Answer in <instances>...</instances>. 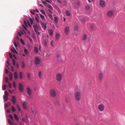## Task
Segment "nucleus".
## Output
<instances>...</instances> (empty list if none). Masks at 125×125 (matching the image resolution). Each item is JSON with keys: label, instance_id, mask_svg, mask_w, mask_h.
Here are the masks:
<instances>
[{"label": "nucleus", "instance_id": "obj_1", "mask_svg": "<svg viewBox=\"0 0 125 125\" xmlns=\"http://www.w3.org/2000/svg\"><path fill=\"white\" fill-rule=\"evenodd\" d=\"M74 96L76 101H79L81 98V93L78 91L77 92L74 94Z\"/></svg>", "mask_w": 125, "mask_h": 125}, {"label": "nucleus", "instance_id": "obj_2", "mask_svg": "<svg viewBox=\"0 0 125 125\" xmlns=\"http://www.w3.org/2000/svg\"><path fill=\"white\" fill-rule=\"evenodd\" d=\"M49 93L50 95L52 97H55L57 95L56 90L54 89H51Z\"/></svg>", "mask_w": 125, "mask_h": 125}, {"label": "nucleus", "instance_id": "obj_3", "mask_svg": "<svg viewBox=\"0 0 125 125\" xmlns=\"http://www.w3.org/2000/svg\"><path fill=\"white\" fill-rule=\"evenodd\" d=\"M57 80L59 82H61L62 79V75L61 73H58L56 75Z\"/></svg>", "mask_w": 125, "mask_h": 125}, {"label": "nucleus", "instance_id": "obj_4", "mask_svg": "<svg viewBox=\"0 0 125 125\" xmlns=\"http://www.w3.org/2000/svg\"><path fill=\"white\" fill-rule=\"evenodd\" d=\"M41 62L40 58L38 57H35L34 59V62L36 65H39Z\"/></svg>", "mask_w": 125, "mask_h": 125}, {"label": "nucleus", "instance_id": "obj_5", "mask_svg": "<svg viewBox=\"0 0 125 125\" xmlns=\"http://www.w3.org/2000/svg\"><path fill=\"white\" fill-rule=\"evenodd\" d=\"M105 106L103 104H100L98 106V108L100 111L102 112L104 109Z\"/></svg>", "mask_w": 125, "mask_h": 125}, {"label": "nucleus", "instance_id": "obj_6", "mask_svg": "<svg viewBox=\"0 0 125 125\" xmlns=\"http://www.w3.org/2000/svg\"><path fill=\"white\" fill-rule=\"evenodd\" d=\"M114 14V12L112 10H109L107 13V15L109 17H112Z\"/></svg>", "mask_w": 125, "mask_h": 125}, {"label": "nucleus", "instance_id": "obj_7", "mask_svg": "<svg viewBox=\"0 0 125 125\" xmlns=\"http://www.w3.org/2000/svg\"><path fill=\"white\" fill-rule=\"evenodd\" d=\"M99 2L100 6L101 7H104L105 6V3L104 0H99Z\"/></svg>", "mask_w": 125, "mask_h": 125}, {"label": "nucleus", "instance_id": "obj_8", "mask_svg": "<svg viewBox=\"0 0 125 125\" xmlns=\"http://www.w3.org/2000/svg\"><path fill=\"white\" fill-rule=\"evenodd\" d=\"M40 23L42 26V28L44 30H45L47 28L46 25L47 23H44L41 21L40 22Z\"/></svg>", "mask_w": 125, "mask_h": 125}, {"label": "nucleus", "instance_id": "obj_9", "mask_svg": "<svg viewBox=\"0 0 125 125\" xmlns=\"http://www.w3.org/2000/svg\"><path fill=\"white\" fill-rule=\"evenodd\" d=\"M26 91L27 94L29 96V97H30L32 94V91L30 88L29 87H27L26 89Z\"/></svg>", "mask_w": 125, "mask_h": 125}, {"label": "nucleus", "instance_id": "obj_10", "mask_svg": "<svg viewBox=\"0 0 125 125\" xmlns=\"http://www.w3.org/2000/svg\"><path fill=\"white\" fill-rule=\"evenodd\" d=\"M40 26H38L36 24H33V27L35 31L37 30H39L40 28H39Z\"/></svg>", "mask_w": 125, "mask_h": 125}, {"label": "nucleus", "instance_id": "obj_11", "mask_svg": "<svg viewBox=\"0 0 125 125\" xmlns=\"http://www.w3.org/2000/svg\"><path fill=\"white\" fill-rule=\"evenodd\" d=\"M70 31L69 28L68 26L66 27L64 29V32L66 34H68Z\"/></svg>", "mask_w": 125, "mask_h": 125}, {"label": "nucleus", "instance_id": "obj_12", "mask_svg": "<svg viewBox=\"0 0 125 125\" xmlns=\"http://www.w3.org/2000/svg\"><path fill=\"white\" fill-rule=\"evenodd\" d=\"M103 77V75L102 73H100L99 74V78L100 81H101L102 80Z\"/></svg>", "mask_w": 125, "mask_h": 125}, {"label": "nucleus", "instance_id": "obj_13", "mask_svg": "<svg viewBox=\"0 0 125 125\" xmlns=\"http://www.w3.org/2000/svg\"><path fill=\"white\" fill-rule=\"evenodd\" d=\"M19 89L21 91L23 90V89L22 85L21 83H19Z\"/></svg>", "mask_w": 125, "mask_h": 125}, {"label": "nucleus", "instance_id": "obj_14", "mask_svg": "<svg viewBox=\"0 0 125 125\" xmlns=\"http://www.w3.org/2000/svg\"><path fill=\"white\" fill-rule=\"evenodd\" d=\"M16 98L14 96H12V101L13 103L14 104L16 103Z\"/></svg>", "mask_w": 125, "mask_h": 125}, {"label": "nucleus", "instance_id": "obj_15", "mask_svg": "<svg viewBox=\"0 0 125 125\" xmlns=\"http://www.w3.org/2000/svg\"><path fill=\"white\" fill-rule=\"evenodd\" d=\"M56 57L58 60H60L61 59L60 56V54L58 53H56Z\"/></svg>", "mask_w": 125, "mask_h": 125}, {"label": "nucleus", "instance_id": "obj_16", "mask_svg": "<svg viewBox=\"0 0 125 125\" xmlns=\"http://www.w3.org/2000/svg\"><path fill=\"white\" fill-rule=\"evenodd\" d=\"M48 32L49 33V34L50 36H52L53 35V31L52 29H49L48 30Z\"/></svg>", "mask_w": 125, "mask_h": 125}, {"label": "nucleus", "instance_id": "obj_17", "mask_svg": "<svg viewBox=\"0 0 125 125\" xmlns=\"http://www.w3.org/2000/svg\"><path fill=\"white\" fill-rule=\"evenodd\" d=\"M34 52L35 53H38V48L36 47H35L34 48Z\"/></svg>", "mask_w": 125, "mask_h": 125}, {"label": "nucleus", "instance_id": "obj_18", "mask_svg": "<svg viewBox=\"0 0 125 125\" xmlns=\"http://www.w3.org/2000/svg\"><path fill=\"white\" fill-rule=\"evenodd\" d=\"M87 35L86 34H84L83 36L82 40L84 41L86 40L87 39Z\"/></svg>", "mask_w": 125, "mask_h": 125}, {"label": "nucleus", "instance_id": "obj_19", "mask_svg": "<svg viewBox=\"0 0 125 125\" xmlns=\"http://www.w3.org/2000/svg\"><path fill=\"white\" fill-rule=\"evenodd\" d=\"M22 106L25 109H26V103L25 102H24L22 103Z\"/></svg>", "mask_w": 125, "mask_h": 125}, {"label": "nucleus", "instance_id": "obj_20", "mask_svg": "<svg viewBox=\"0 0 125 125\" xmlns=\"http://www.w3.org/2000/svg\"><path fill=\"white\" fill-rule=\"evenodd\" d=\"M14 76L15 79H17L18 78V75L16 72H15L14 74Z\"/></svg>", "mask_w": 125, "mask_h": 125}, {"label": "nucleus", "instance_id": "obj_21", "mask_svg": "<svg viewBox=\"0 0 125 125\" xmlns=\"http://www.w3.org/2000/svg\"><path fill=\"white\" fill-rule=\"evenodd\" d=\"M60 37V34L58 33H57L55 36L56 39L57 40H58L59 38Z\"/></svg>", "mask_w": 125, "mask_h": 125}, {"label": "nucleus", "instance_id": "obj_22", "mask_svg": "<svg viewBox=\"0 0 125 125\" xmlns=\"http://www.w3.org/2000/svg\"><path fill=\"white\" fill-rule=\"evenodd\" d=\"M22 74H23V73H22V72H20V73L19 74V78H20V79H21L22 78H23Z\"/></svg>", "mask_w": 125, "mask_h": 125}, {"label": "nucleus", "instance_id": "obj_23", "mask_svg": "<svg viewBox=\"0 0 125 125\" xmlns=\"http://www.w3.org/2000/svg\"><path fill=\"white\" fill-rule=\"evenodd\" d=\"M14 117L15 119L17 121H18L19 120V118L17 115L15 114H14Z\"/></svg>", "mask_w": 125, "mask_h": 125}, {"label": "nucleus", "instance_id": "obj_24", "mask_svg": "<svg viewBox=\"0 0 125 125\" xmlns=\"http://www.w3.org/2000/svg\"><path fill=\"white\" fill-rule=\"evenodd\" d=\"M31 74L29 73H27V76L29 80H30L31 79Z\"/></svg>", "mask_w": 125, "mask_h": 125}, {"label": "nucleus", "instance_id": "obj_25", "mask_svg": "<svg viewBox=\"0 0 125 125\" xmlns=\"http://www.w3.org/2000/svg\"><path fill=\"white\" fill-rule=\"evenodd\" d=\"M38 76L40 78H42V73L41 71H39L38 73Z\"/></svg>", "mask_w": 125, "mask_h": 125}, {"label": "nucleus", "instance_id": "obj_26", "mask_svg": "<svg viewBox=\"0 0 125 125\" xmlns=\"http://www.w3.org/2000/svg\"><path fill=\"white\" fill-rule=\"evenodd\" d=\"M43 44L45 46H46L47 45L48 42L46 40H45L43 41Z\"/></svg>", "mask_w": 125, "mask_h": 125}, {"label": "nucleus", "instance_id": "obj_27", "mask_svg": "<svg viewBox=\"0 0 125 125\" xmlns=\"http://www.w3.org/2000/svg\"><path fill=\"white\" fill-rule=\"evenodd\" d=\"M3 99L5 101H7L8 99V96L4 95L3 96Z\"/></svg>", "mask_w": 125, "mask_h": 125}, {"label": "nucleus", "instance_id": "obj_28", "mask_svg": "<svg viewBox=\"0 0 125 125\" xmlns=\"http://www.w3.org/2000/svg\"><path fill=\"white\" fill-rule=\"evenodd\" d=\"M40 17L41 18L42 20L43 21H44L45 20V19L44 18V17L43 15L42 14H41L40 15Z\"/></svg>", "mask_w": 125, "mask_h": 125}, {"label": "nucleus", "instance_id": "obj_29", "mask_svg": "<svg viewBox=\"0 0 125 125\" xmlns=\"http://www.w3.org/2000/svg\"><path fill=\"white\" fill-rule=\"evenodd\" d=\"M11 109L12 111L13 112H14L16 111V110L15 108H14V106L13 105L11 106Z\"/></svg>", "mask_w": 125, "mask_h": 125}, {"label": "nucleus", "instance_id": "obj_30", "mask_svg": "<svg viewBox=\"0 0 125 125\" xmlns=\"http://www.w3.org/2000/svg\"><path fill=\"white\" fill-rule=\"evenodd\" d=\"M9 77L10 80H11L12 78V74L11 73H10L9 75Z\"/></svg>", "mask_w": 125, "mask_h": 125}, {"label": "nucleus", "instance_id": "obj_31", "mask_svg": "<svg viewBox=\"0 0 125 125\" xmlns=\"http://www.w3.org/2000/svg\"><path fill=\"white\" fill-rule=\"evenodd\" d=\"M66 15L68 16H69L70 15V14L69 11H65Z\"/></svg>", "mask_w": 125, "mask_h": 125}, {"label": "nucleus", "instance_id": "obj_32", "mask_svg": "<svg viewBox=\"0 0 125 125\" xmlns=\"http://www.w3.org/2000/svg\"><path fill=\"white\" fill-rule=\"evenodd\" d=\"M54 21L55 22L57 23L58 22V18L57 17H55L54 18Z\"/></svg>", "mask_w": 125, "mask_h": 125}, {"label": "nucleus", "instance_id": "obj_33", "mask_svg": "<svg viewBox=\"0 0 125 125\" xmlns=\"http://www.w3.org/2000/svg\"><path fill=\"white\" fill-rule=\"evenodd\" d=\"M24 52L25 53L27 54L28 53V51L27 49H24Z\"/></svg>", "mask_w": 125, "mask_h": 125}, {"label": "nucleus", "instance_id": "obj_34", "mask_svg": "<svg viewBox=\"0 0 125 125\" xmlns=\"http://www.w3.org/2000/svg\"><path fill=\"white\" fill-rule=\"evenodd\" d=\"M78 26L77 25H76L74 26V30L75 31H78Z\"/></svg>", "mask_w": 125, "mask_h": 125}, {"label": "nucleus", "instance_id": "obj_35", "mask_svg": "<svg viewBox=\"0 0 125 125\" xmlns=\"http://www.w3.org/2000/svg\"><path fill=\"white\" fill-rule=\"evenodd\" d=\"M11 51L14 53H16L17 52L16 51L15 49L14 48H13V49H11Z\"/></svg>", "mask_w": 125, "mask_h": 125}, {"label": "nucleus", "instance_id": "obj_36", "mask_svg": "<svg viewBox=\"0 0 125 125\" xmlns=\"http://www.w3.org/2000/svg\"><path fill=\"white\" fill-rule=\"evenodd\" d=\"M16 105L17 108L18 109V111H20L21 110V109L19 105L18 104H17Z\"/></svg>", "mask_w": 125, "mask_h": 125}, {"label": "nucleus", "instance_id": "obj_37", "mask_svg": "<svg viewBox=\"0 0 125 125\" xmlns=\"http://www.w3.org/2000/svg\"><path fill=\"white\" fill-rule=\"evenodd\" d=\"M28 38L31 42V43L32 42V41L30 37L28 36Z\"/></svg>", "mask_w": 125, "mask_h": 125}, {"label": "nucleus", "instance_id": "obj_38", "mask_svg": "<svg viewBox=\"0 0 125 125\" xmlns=\"http://www.w3.org/2000/svg\"><path fill=\"white\" fill-rule=\"evenodd\" d=\"M38 31V30H37L36 31H35V32L36 33V34L38 36L39 35H40V32L39 31Z\"/></svg>", "mask_w": 125, "mask_h": 125}, {"label": "nucleus", "instance_id": "obj_39", "mask_svg": "<svg viewBox=\"0 0 125 125\" xmlns=\"http://www.w3.org/2000/svg\"><path fill=\"white\" fill-rule=\"evenodd\" d=\"M85 9L87 10H88L90 9V6L89 5H87L85 7Z\"/></svg>", "mask_w": 125, "mask_h": 125}, {"label": "nucleus", "instance_id": "obj_40", "mask_svg": "<svg viewBox=\"0 0 125 125\" xmlns=\"http://www.w3.org/2000/svg\"><path fill=\"white\" fill-rule=\"evenodd\" d=\"M25 66L24 63L23 62H22L21 63V66L22 68H24Z\"/></svg>", "mask_w": 125, "mask_h": 125}, {"label": "nucleus", "instance_id": "obj_41", "mask_svg": "<svg viewBox=\"0 0 125 125\" xmlns=\"http://www.w3.org/2000/svg\"><path fill=\"white\" fill-rule=\"evenodd\" d=\"M7 86V85H5L2 86L3 89V90H5L6 88V87Z\"/></svg>", "mask_w": 125, "mask_h": 125}, {"label": "nucleus", "instance_id": "obj_42", "mask_svg": "<svg viewBox=\"0 0 125 125\" xmlns=\"http://www.w3.org/2000/svg\"><path fill=\"white\" fill-rule=\"evenodd\" d=\"M5 81L6 82L8 83V79L7 77H6L5 78Z\"/></svg>", "mask_w": 125, "mask_h": 125}, {"label": "nucleus", "instance_id": "obj_43", "mask_svg": "<svg viewBox=\"0 0 125 125\" xmlns=\"http://www.w3.org/2000/svg\"><path fill=\"white\" fill-rule=\"evenodd\" d=\"M4 93H5V95L8 96V95H9V94H8V92L7 91H5Z\"/></svg>", "mask_w": 125, "mask_h": 125}, {"label": "nucleus", "instance_id": "obj_44", "mask_svg": "<svg viewBox=\"0 0 125 125\" xmlns=\"http://www.w3.org/2000/svg\"><path fill=\"white\" fill-rule=\"evenodd\" d=\"M9 117L10 118L11 120H13V117L12 116V115L11 114H9Z\"/></svg>", "mask_w": 125, "mask_h": 125}, {"label": "nucleus", "instance_id": "obj_45", "mask_svg": "<svg viewBox=\"0 0 125 125\" xmlns=\"http://www.w3.org/2000/svg\"><path fill=\"white\" fill-rule=\"evenodd\" d=\"M40 11L44 15L45 14V12L43 10H40Z\"/></svg>", "mask_w": 125, "mask_h": 125}, {"label": "nucleus", "instance_id": "obj_46", "mask_svg": "<svg viewBox=\"0 0 125 125\" xmlns=\"http://www.w3.org/2000/svg\"><path fill=\"white\" fill-rule=\"evenodd\" d=\"M29 20L31 23V24H32L33 23V21H32V20L31 18H30L29 19Z\"/></svg>", "mask_w": 125, "mask_h": 125}, {"label": "nucleus", "instance_id": "obj_47", "mask_svg": "<svg viewBox=\"0 0 125 125\" xmlns=\"http://www.w3.org/2000/svg\"><path fill=\"white\" fill-rule=\"evenodd\" d=\"M20 42H21V43L23 44V45L24 44V42L23 40H22V39H20Z\"/></svg>", "mask_w": 125, "mask_h": 125}, {"label": "nucleus", "instance_id": "obj_48", "mask_svg": "<svg viewBox=\"0 0 125 125\" xmlns=\"http://www.w3.org/2000/svg\"><path fill=\"white\" fill-rule=\"evenodd\" d=\"M35 10H33L32 11H31V13L33 15H34L35 13L34 12L35 11Z\"/></svg>", "mask_w": 125, "mask_h": 125}, {"label": "nucleus", "instance_id": "obj_49", "mask_svg": "<svg viewBox=\"0 0 125 125\" xmlns=\"http://www.w3.org/2000/svg\"><path fill=\"white\" fill-rule=\"evenodd\" d=\"M49 17L52 20L53 19V17L52 15L51 14H50L49 15Z\"/></svg>", "mask_w": 125, "mask_h": 125}, {"label": "nucleus", "instance_id": "obj_50", "mask_svg": "<svg viewBox=\"0 0 125 125\" xmlns=\"http://www.w3.org/2000/svg\"><path fill=\"white\" fill-rule=\"evenodd\" d=\"M35 19L36 21L37 22V23H39V19L35 17Z\"/></svg>", "mask_w": 125, "mask_h": 125}, {"label": "nucleus", "instance_id": "obj_51", "mask_svg": "<svg viewBox=\"0 0 125 125\" xmlns=\"http://www.w3.org/2000/svg\"><path fill=\"white\" fill-rule=\"evenodd\" d=\"M9 122L10 124L11 125H12L13 124V123L11 122V121L10 120V119H8Z\"/></svg>", "mask_w": 125, "mask_h": 125}, {"label": "nucleus", "instance_id": "obj_52", "mask_svg": "<svg viewBox=\"0 0 125 125\" xmlns=\"http://www.w3.org/2000/svg\"><path fill=\"white\" fill-rule=\"evenodd\" d=\"M32 36L33 38L34 39H36V36L35 34H33L32 35Z\"/></svg>", "mask_w": 125, "mask_h": 125}, {"label": "nucleus", "instance_id": "obj_53", "mask_svg": "<svg viewBox=\"0 0 125 125\" xmlns=\"http://www.w3.org/2000/svg\"><path fill=\"white\" fill-rule=\"evenodd\" d=\"M12 63H13V65H15V60L13 59H12Z\"/></svg>", "mask_w": 125, "mask_h": 125}, {"label": "nucleus", "instance_id": "obj_54", "mask_svg": "<svg viewBox=\"0 0 125 125\" xmlns=\"http://www.w3.org/2000/svg\"><path fill=\"white\" fill-rule=\"evenodd\" d=\"M27 22L28 25L30 27H31L30 24L28 20H27Z\"/></svg>", "mask_w": 125, "mask_h": 125}, {"label": "nucleus", "instance_id": "obj_55", "mask_svg": "<svg viewBox=\"0 0 125 125\" xmlns=\"http://www.w3.org/2000/svg\"><path fill=\"white\" fill-rule=\"evenodd\" d=\"M90 28L91 29H94V26L93 25H91L90 26Z\"/></svg>", "mask_w": 125, "mask_h": 125}, {"label": "nucleus", "instance_id": "obj_56", "mask_svg": "<svg viewBox=\"0 0 125 125\" xmlns=\"http://www.w3.org/2000/svg\"><path fill=\"white\" fill-rule=\"evenodd\" d=\"M13 85L15 88L16 87V83L14 82H13Z\"/></svg>", "mask_w": 125, "mask_h": 125}, {"label": "nucleus", "instance_id": "obj_57", "mask_svg": "<svg viewBox=\"0 0 125 125\" xmlns=\"http://www.w3.org/2000/svg\"><path fill=\"white\" fill-rule=\"evenodd\" d=\"M9 57L11 58H12V56L10 53Z\"/></svg>", "mask_w": 125, "mask_h": 125}, {"label": "nucleus", "instance_id": "obj_58", "mask_svg": "<svg viewBox=\"0 0 125 125\" xmlns=\"http://www.w3.org/2000/svg\"><path fill=\"white\" fill-rule=\"evenodd\" d=\"M9 91L12 94H13V92H14L13 91H11L10 90H9Z\"/></svg>", "mask_w": 125, "mask_h": 125}, {"label": "nucleus", "instance_id": "obj_59", "mask_svg": "<svg viewBox=\"0 0 125 125\" xmlns=\"http://www.w3.org/2000/svg\"><path fill=\"white\" fill-rule=\"evenodd\" d=\"M53 41H52L51 43V45H52V46H53Z\"/></svg>", "mask_w": 125, "mask_h": 125}, {"label": "nucleus", "instance_id": "obj_60", "mask_svg": "<svg viewBox=\"0 0 125 125\" xmlns=\"http://www.w3.org/2000/svg\"><path fill=\"white\" fill-rule=\"evenodd\" d=\"M8 86L10 88H11V85L10 83H9Z\"/></svg>", "mask_w": 125, "mask_h": 125}, {"label": "nucleus", "instance_id": "obj_61", "mask_svg": "<svg viewBox=\"0 0 125 125\" xmlns=\"http://www.w3.org/2000/svg\"><path fill=\"white\" fill-rule=\"evenodd\" d=\"M48 8L50 9H52V7L50 5H49L48 6Z\"/></svg>", "mask_w": 125, "mask_h": 125}, {"label": "nucleus", "instance_id": "obj_62", "mask_svg": "<svg viewBox=\"0 0 125 125\" xmlns=\"http://www.w3.org/2000/svg\"><path fill=\"white\" fill-rule=\"evenodd\" d=\"M5 73H8V71L7 70V69L6 68L5 69Z\"/></svg>", "mask_w": 125, "mask_h": 125}, {"label": "nucleus", "instance_id": "obj_63", "mask_svg": "<svg viewBox=\"0 0 125 125\" xmlns=\"http://www.w3.org/2000/svg\"><path fill=\"white\" fill-rule=\"evenodd\" d=\"M22 121L23 122H26L24 118H23L22 119Z\"/></svg>", "mask_w": 125, "mask_h": 125}, {"label": "nucleus", "instance_id": "obj_64", "mask_svg": "<svg viewBox=\"0 0 125 125\" xmlns=\"http://www.w3.org/2000/svg\"><path fill=\"white\" fill-rule=\"evenodd\" d=\"M7 112L8 113H10V110L9 109H7Z\"/></svg>", "mask_w": 125, "mask_h": 125}]
</instances>
